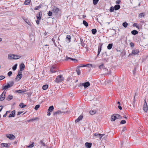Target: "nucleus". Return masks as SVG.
Returning a JSON list of instances; mask_svg holds the SVG:
<instances>
[{
  "instance_id": "1",
  "label": "nucleus",
  "mask_w": 148,
  "mask_h": 148,
  "mask_svg": "<svg viewBox=\"0 0 148 148\" xmlns=\"http://www.w3.org/2000/svg\"><path fill=\"white\" fill-rule=\"evenodd\" d=\"M14 84V82L13 81H11L8 82L6 85L2 87V90H6L13 86Z\"/></svg>"
},
{
  "instance_id": "2",
  "label": "nucleus",
  "mask_w": 148,
  "mask_h": 148,
  "mask_svg": "<svg viewBox=\"0 0 148 148\" xmlns=\"http://www.w3.org/2000/svg\"><path fill=\"white\" fill-rule=\"evenodd\" d=\"M64 80V78L62 75H60L57 76L56 79L55 80V82L57 83L61 82L63 81Z\"/></svg>"
},
{
  "instance_id": "3",
  "label": "nucleus",
  "mask_w": 148,
  "mask_h": 148,
  "mask_svg": "<svg viewBox=\"0 0 148 148\" xmlns=\"http://www.w3.org/2000/svg\"><path fill=\"white\" fill-rule=\"evenodd\" d=\"M22 72L18 71V74L15 78V80L16 81H19L22 78Z\"/></svg>"
},
{
  "instance_id": "4",
  "label": "nucleus",
  "mask_w": 148,
  "mask_h": 148,
  "mask_svg": "<svg viewBox=\"0 0 148 148\" xmlns=\"http://www.w3.org/2000/svg\"><path fill=\"white\" fill-rule=\"evenodd\" d=\"M80 85L84 86V88H86L90 86V84L89 82H87L83 83H80Z\"/></svg>"
},
{
  "instance_id": "5",
  "label": "nucleus",
  "mask_w": 148,
  "mask_h": 148,
  "mask_svg": "<svg viewBox=\"0 0 148 148\" xmlns=\"http://www.w3.org/2000/svg\"><path fill=\"white\" fill-rule=\"evenodd\" d=\"M143 108L144 111L145 112H147L148 109V107L145 99L144 100V103L143 106Z\"/></svg>"
},
{
  "instance_id": "6",
  "label": "nucleus",
  "mask_w": 148,
  "mask_h": 148,
  "mask_svg": "<svg viewBox=\"0 0 148 148\" xmlns=\"http://www.w3.org/2000/svg\"><path fill=\"white\" fill-rule=\"evenodd\" d=\"M6 136L10 139L12 140L14 139L15 138V136L14 135L12 134L7 135Z\"/></svg>"
},
{
  "instance_id": "7",
  "label": "nucleus",
  "mask_w": 148,
  "mask_h": 148,
  "mask_svg": "<svg viewBox=\"0 0 148 148\" xmlns=\"http://www.w3.org/2000/svg\"><path fill=\"white\" fill-rule=\"evenodd\" d=\"M102 44L100 43L98 48V53L97 55V57H98L99 55L101 50V48H102Z\"/></svg>"
},
{
  "instance_id": "8",
  "label": "nucleus",
  "mask_w": 148,
  "mask_h": 148,
  "mask_svg": "<svg viewBox=\"0 0 148 148\" xmlns=\"http://www.w3.org/2000/svg\"><path fill=\"white\" fill-rule=\"evenodd\" d=\"M20 70L18 71L22 72V71L24 70L25 66L23 63H22L20 64Z\"/></svg>"
},
{
  "instance_id": "9",
  "label": "nucleus",
  "mask_w": 148,
  "mask_h": 148,
  "mask_svg": "<svg viewBox=\"0 0 148 148\" xmlns=\"http://www.w3.org/2000/svg\"><path fill=\"white\" fill-rule=\"evenodd\" d=\"M59 11L60 9L59 8L55 7H54L52 10L53 12L55 13L56 14H57Z\"/></svg>"
},
{
  "instance_id": "10",
  "label": "nucleus",
  "mask_w": 148,
  "mask_h": 148,
  "mask_svg": "<svg viewBox=\"0 0 148 148\" xmlns=\"http://www.w3.org/2000/svg\"><path fill=\"white\" fill-rule=\"evenodd\" d=\"M10 145V143H2L1 144V146L2 147H9Z\"/></svg>"
},
{
  "instance_id": "11",
  "label": "nucleus",
  "mask_w": 148,
  "mask_h": 148,
  "mask_svg": "<svg viewBox=\"0 0 148 148\" xmlns=\"http://www.w3.org/2000/svg\"><path fill=\"white\" fill-rule=\"evenodd\" d=\"M116 114H114L111 116V121H114L116 119H117Z\"/></svg>"
},
{
  "instance_id": "12",
  "label": "nucleus",
  "mask_w": 148,
  "mask_h": 148,
  "mask_svg": "<svg viewBox=\"0 0 148 148\" xmlns=\"http://www.w3.org/2000/svg\"><path fill=\"white\" fill-rule=\"evenodd\" d=\"M66 112H62L60 110H58L54 112H53V115H57V114H60L63 113H66Z\"/></svg>"
},
{
  "instance_id": "13",
  "label": "nucleus",
  "mask_w": 148,
  "mask_h": 148,
  "mask_svg": "<svg viewBox=\"0 0 148 148\" xmlns=\"http://www.w3.org/2000/svg\"><path fill=\"white\" fill-rule=\"evenodd\" d=\"M42 16V12L40 11L38 14L36 15V17L37 19L40 20Z\"/></svg>"
},
{
  "instance_id": "14",
  "label": "nucleus",
  "mask_w": 148,
  "mask_h": 148,
  "mask_svg": "<svg viewBox=\"0 0 148 148\" xmlns=\"http://www.w3.org/2000/svg\"><path fill=\"white\" fill-rule=\"evenodd\" d=\"M85 147L87 148H90L92 146V144L91 143L86 142L85 144Z\"/></svg>"
},
{
  "instance_id": "15",
  "label": "nucleus",
  "mask_w": 148,
  "mask_h": 148,
  "mask_svg": "<svg viewBox=\"0 0 148 148\" xmlns=\"http://www.w3.org/2000/svg\"><path fill=\"white\" fill-rule=\"evenodd\" d=\"M15 110H14L11 112V114L9 115L8 117H14L15 116Z\"/></svg>"
},
{
  "instance_id": "16",
  "label": "nucleus",
  "mask_w": 148,
  "mask_h": 148,
  "mask_svg": "<svg viewBox=\"0 0 148 148\" xmlns=\"http://www.w3.org/2000/svg\"><path fill=\"white\" fill-rule=\"evenodd\" d=\"M83 117V116L82 115H80L78 118L75 120V123H77L80 120H82V119Z\"/></svg>"
},
{
  "instance_id": "17",
  "label": "nucleus",
  "mask_w": 148,
  "mask_h": 148,
  "mask_svg": "<svg viewBox=\"0 0 148 148\" xmlns=\"http://www.w3.org/2000/svg\"><path fill=\"white\" fill-rule=\"evenodd\" d=\"M139 52V50L138 49H134L132 50V54L134 55L137 54Z\"/></svg>"
},
{
  "instance_id": "18",
  "label": "nucleus",
  "mask_w": 148,
  "mask_h": 148,
  "mask_svg": "<svg viewBox=\"0 0 148 148\" xmlns=\"http://www.w3.org/2000/svg\"><path fill=\"white\" fill-rule=\"evenodd\" d=\"M26 90H16L15 91V92H17L18 93H23L25 92L26 91Z\"/></svg>"
},
{
  "instance_id": "19",
  "label": "nucleus",
  "mask_w": 148,
  "mask_h": 148,
  "mask_svg": "<svg viewBox=\"0 0 148 148\" xmlns=\"http://www.w3.org/2000/svg\"><path fill=\"white\" fill-rule=\"evenodd\" d=\"M91 66L92 67V64H88L85 65H80V66H77V67L79 68L81 67H89L90 66Z\"/></svg>"
},
{
  "instance_id": "20",
  "label": "nucleus",
  "mask_w": 148,
  "mask_h": 148,
  "mask_svg": "<svg viewBox=\"0 0 148 148\" xmlns=\"http://www.w3.org/2000/svg\"><path fill=\"white\" fill-rule=\"evenodd\" d=\"M68 59H70L73 61H74V62L75 63L77 62L78 61L77 60L75 59L74 58H71L70 57H68L67 56H66V60H68Z\"/></svg>"
},
{
  "instance_id": "21",
  "label": "nucleus",
  "mask_w": 148,
  "mask_h": 148,
  "mask_svg": "<svg viewBox=\"0 0 148 148\" xmlns=\"http://www.w3.org/2000/svg\"><path fill=\"white\" fill-rule=\"evenodd\" d=\"M68 59H70L73 61H74V62L75 63L77 62L78 61L77 60L75 59L74 58H71L70 57H68L67 56H66V60H68Z\"/></svg>"
},
{
  "instance_id": "22",
  "label": "nucleus",
  "mask_w": 148,
  "mask_h": 148,
  "mask_svg": "<svg viewBox=\"0 0 148 148\" xmlns=\"http://www.w3.org/2000/svg\"><path fill=\"white\" fill-rule=\"evenodd\" d=\"M13 98V96L12 95H9L6 98V99L8 101H10Z\"/></svg>"
},
{
  "instance_id": "23",
  "label": "nucleus",
  "mask_w": 148,
  "mask_h": 148,
  "mask_svg": "<svg viewBox=\"0 0 148 148\" xmlns=\"http://www.w3.org/2000/svg\"><path fill=\"white\" fill-rule=\"evenodd\" d=\"M120 8V6L119 4L116 5L114 6V8L115 10H117Z\"/></svg>"
},
{
  "instance_id": "24",
  "label": "nucleus",
  "mask_w": 148,
  "mask_h": 148,
  "mask_svg": "<svg viewBox=\"0 0 148 148\" xmlns=\"http://www.w3.org/2000/svg\"><path fill=\"white\" fill-rule=\"evenodd\" d=\"M138 32L136 30H133L131 31V33L132 34L135 35L138 34Z\"/></svg>"
},
{
  "instance_id": "25",
  "label": "nucleus",
  "mask_w": 148,
  "mask_h": 148,
  "mask_svg": "<svg viewBox=\"0 0 148 148\" xmlns=\"http://www.w3.org/2000/svg\"><path fill=\"white\" fill-rule=\"evenodd\" d=\"M54 108V107L53 106H51L49 107L48 109V111L50 112H52Z\"/></svg>"
},
{
  "instance_id": "26",
  "label": "nucleus",
  "mask_w": 148,
  "mask_h": 148,
  "mask_svg": "<svg viewBox=\"0 0 148 148\" xmlns=\"http://www.w3.org/2000/svg\"><path fill=\"white\" fill-rule=\"evenodd\" d=\"M5 95L4 96V95H2V94H1L0 96V101H2L3 100L5 99Z\"/></svg>"
},
{
  "instance_id": "27",
  "label": "nucleus",
  "mask_w": 148,
  "mask_h": 148,
  "mask_svg": "<svg viewBox=\"0 0 148 148\" xmlns=\"http://www.w3.org/2000/svg\"><path fill=\"white\" fill-rule=\"evenodd\" d=\"M49 45H45L43 46L42 48L45 51H46L49 49V47H47V46H48Z\"/></svg>"
},
{
  "instance_id": "28",
  "label": "nucleus",
  "mask_w": 148,
  "mask_h": 148,
  "mask_svg": "<svg viewBox=\"0 0 148 148\" xmlns=\"http://www.w3.org/2000/svg\"><path fill=\"white\" fill-rule=\"evenodd\" d=\"M113 46L112 43H110L109 44L108 46H107V48L108 49L110 50L112 48V46Z\"/></svg>"
},
{
  "instance_id": "29",
  "label": "nucleus",
  "mask_w": 148,
  "mask_h": 148,
  "mask_svg": "<svg viewBox=\"0 0 148 148\" xmlns=\"http://www.w3.org/2000/svg\"><path fill=\"white\" fill-rule=\"evenodd\" d=\"M92 33V34L95 35L96 34L97 32V30L96 29H93L91 30Z\"/></svg>"
},
{
  "instance_id": "30",
  "label": "nucleus",
  "mask_w": 148,
  "mask_h": 148,
  "mask_svg": "<svg viewBox=\"0 0 148 148\" xmlns=\"http://www.w3.org/2000/svg\"><path fill=\"white\" fill-rule=\"evenodd\" d=\"M19 106L22 108H24L26 105H24V103H21L19 105Z\"/></svg>"
},
{
  "instance_id": "31",
  "label": "nucleus",
  "mask_w": 148,
  "mask_h": 148,
  "mask_svg": "<svg viewBox=\"0 0 148 148\" xmlns=\"http://www.w3.org/2000/svg\"><path fill=\"white\" fill-rule=\"evenodd\" d=\"M55 68V67L53 66H52L51 67L50 69V71L52 73H55L56 72V71L54 70V69Z\"/></svg>"
},
{
  "instance_id": "32",
  "label": "nucleus",
  "mask_w": 148,
  "mask_h": 148,
  "mask_svg": "<svg viewBox=\"0 0 148 148\" xmlns=\"http://www.w3.org/2000/svg\"><path fill=\"white\" fill-rule=\"evenodd\" d=\"M48 85L47 84H46L43 85L42 87V89L44 90H46L48 88Z\"/></svg>"
},
{
  "instance_id": "33",
  "label": "nucleus",
  "mask_w": 148,
  "mask_h": 148,
  "mask_svg": "<svg viewBox=\"0 0 148 148\" xmlns=\"http://www.w3.org/2000/svg\"><path fill=\"white\" fill-rule=\"evenodd\" d=\"M31 1L30 0H26L24 2V4L25 5H29Z\"/></svg>"
},
{
  "instance_id": "34",
  "label": "nucleus",
  "mask_w": 148,
  "mask_h": 148,
  "mask_svg": "<svg viewBox=\"0 0 148 148\" xmlns=\"http://www.w3.org/2000/svg\"><path fill=\"white\" fill-rule=\"evenodd\" d=\"M105 67L104 66V64H101L99 67V68L101 70H103Z\"/></svg>"
},
{
  "instance_id": "35",
  "label": "nucleus",
  "mask_w": 148,
  "mask_h": 148,
  "mask_svg": "<svg viewBox=\"0 0 148 148\" xmlns=\"http://www.w3.org/2000/svg\"><path fill=\"white\" fill-rule=\"evenodd\" d=\"M21 57V56L17 55H15V57L14 58H12V59H17L20 58Z\"/></svg>"
},
{
  "instance_id": "36",
  "label": "nucleus",
  "mask_w": 148,
  "mask_h": 148,
  "mask_svg": "<svg viewBox=\"0 0 148 148\" xmlns=\"http://www.w3.org/2000/svg\"><path fill=\"white\" fill-rule=\"evenodd\" d=\"M83 23L84 25H85L86 27H87L88 26V23L85 21H83Z\"/></svg>"
},
{
  "instance_id": "37",
  "label": "nucleus",
  "mask_w": 148,
  "mask_h": 148,
  "mask_svg": "<svg viewBox=\"0 0 148 148\" xmlns=\"http://www.w3.org/2000/svg\"><path fill=\"white\" fill-rule=\"evenodd\" d=\"M122 25L124 27L126 28L128 25V23L126 22H125L123 23Z\"/></svg>"
},
{
  "instance_id": "38",
  "label": "nucleus",
  "mask_w": 148,
  "mask_h": 148,
  "mask_svg": "<svg viewBox=\"0 0 148 148\" xmlns=\"http://www.w3.org/2000/svg\"><path fill=\"white\" fill-rule=\"evenodd\" d=\"M17 66V64H15L12 67V69L13 71H15L16 68Z\"/></svg>"
},
{
  "instance_id": "39",
  "label": "nucleus",
  "mask_w": 148,
  "mask_h": 148,
  "mask_svg": "<svg viewBox=\"0 0 148 148\" xmlns=\"http://www.w3.org/2000/svg\"><path fill=\"white\" fill-rule=\"evenodd\" d=\"M40 144L41 145L43 146H46V145L44 142L43 140L40 141Z\"/></svg>"
},
{
  "instance_id": "40",
  "label": "nucleus",
  "mask_w": 148,
  "mask_h": 148,
  "mask_svg": "<svg viewBox=\"0 0 148 148\" xmlns=\"http://www.w3.org/2000/svg\"><path fill=\"white\" fill-rule=\"evenodd\" d=\"M42 7V5L41 4H40L38 6H36L34 8V10H38L39 9L41 8Z\"/></svg>"
},
{
  "instance_id": "41",
  "label": "nucleus",
  "mask_w": 148,
  "mask_h": 148,
  "mask_svg": "<svg viewBox=\"0 0 148 148\" xmlns=\"http://www.w3.org/2000/svg\"><path fill=\"white\" fill-rule=\"evenodd\" d=\"M145 15V13H140L139 15V17L140 18H142V17H144Z\"/></svg>"
},
{
  "instance_id": "42",
  "label": "nucleus",
  "mask_w": 148,
  "mask_h": 148,
  "mask_svg": "<svg viewBox=\"0 0 148 148\" xmlns=\"http://www.w3.org/2000/svg\"><path fill=\"white\" fill-rule=\"evenodd\" d=\"M104 135H105L104 134H97V133H95L94 134V136H97L99 137V136H100L101 135H102V136H104Z\"/></svg>"
},
{
  "instance_id": "43",
  "label": "nucleus",
  "mask_w": 148,
  "mask_h": 148,
  "mask_svg": "<svg viewBox=\"0 0 148 148\" xmlns=\"http://www.w3.org/2000/svg\"><path fill=\"white\" fill-rule=\"evenodd\" d=\"M99 0H93V4L94 5H96L99 1Z\"/></svg>"
},
{
  "instance_id": "44",
  "label": "nucleus",
  "mask_w": 148,
  "mask_h": 148,
  "mask_svg": "<svg viewBox=\"0 0 148 148\" xmlns=\"http://www.w3.org/2000/svg\"><path fill=\"white\" fill-rule=\"evenodd\" d=\"M76 71L78 75H79L80 74V71L79 69L77 68L76 70Z\"/></svg>"
},
{
  "instance_id": "45",
  "label": "nucleus",
  "mask_w": 148,
  "mask_h": 148,
  "mask_svg": "<svg viewBox=\"0 0 148 148\" xmlns=\"http://www.w3.org/2000/svg\"><path fill=\"white\" fill-rule=\"evenodd\" d=\"M116 115L117 116V119H122L121 116L119 114H116Z\"/></svg>"
},
{
  "instance_id": "46",
  "label": "nucleus",
  "mask_w": 148,
  "mask_h": 148,
  "mask_svg": "<svg viewBox=\"0 0 148 148\" xmlns=\"http://www.w3.org/2000/svg\"><path fill=\"white\" fill-rule=\"evenodd\" d=\"M66 38L67 39L69 42L71 41V37L70 35H67L66 36Z\"/></svg>"
},
{
  "instance_id": "47",
  "label": "nucleus",
  "mask_w": 148,
  "mask_h": 148,
  "mask_svg": "<svg viewBox=\"0 0 148 148\" xmlns=\"http://www.w3.org/2000/svg\"><path fill=\"white\" fill-rule=\"evenodd\" d=\"M136 67H134V69L133 70V74L134 75H135L136 73Z\"/></svg>"
},
{
  "instance_id": "48",
  "label": "nucleus",
  "mask_w": 148,
  "mask_h": 148,
  "mask_svg": "<svg viewBox=\"0 0 148 148\" xmlns=\"http://www.w3.org/2000/svg\"><path fill=\"white\" fill-rule=\"evenodd\" d=\"M135 101V96H134V101H133L132 103L133 107H134V108H135V105H134Z\"/></svg>"
},
{
  "instance_id": "49",
  "label": "nucleus",
  "mask_w": 148,
  "mask_h": 148,
  "mask_svg": "<svg viewBox=\"0 0 148 148\" xmlns=\"http://www.w3.org/2000/svg\"><path fill=\"white\" fill-rule=\"evenodd\" d=\"M40 106L39 105H36L34 107V109L36 110H37L40 107Z\"/></svg>"
},
{
  "instance_id": "50",
  "label": "nucleus",
  "mask_w": 148,
  "mask_h": 148,
  "mask_svg": "<svg viewBox=\"0 0 148 148\" xmlns=\"http://www.w3.org/2000/svg\"><path fill=\"white\" fill-rule=\"evenodd\" d=\"M115 10L114 8V7L113 6H111L110 8V12H113L114 10Z\"/></svg>"
},
{
  "instance_id": "51",
  "label": "nucleus",
  "mask_w": 148,
  "mask_h": 148,
  "mask_svg": "<svg viewBox=\"0 0 148 148\" xmlns=\"http://www.w3.org/2000/svg\"><path fill=\"white\" fill-rule=\"evenodd\" d=\"M126 123V121L125 120H122L120 122V124H124L125 123Z\"/></svg>"
},
{
  "instance_id": "52",
  "label": "nucleus",
  "mask_w": 148,
  "mask_h": 148,
  "mask_svg": "<svg viewBox=\"0 0 148 148\" xmlns=\"http://www.w3.org/2000/svg\"><path fill=\"white\" fill-rule=\"evenodd\" d=\"M12 54H10L8 55V58L9 59H12Z\"/></svg>"
},
{
  "instance_id": "53",
  "label": "nucleus",
  "mask_w": 148,
  "mask_h": 148,
  "mask_svg": "<svg viewBox=\"0 0 148 148\" xmlns=\"http://www.w3.org/2000/svg\"><path fill=\"white\" fill-rule=\"evenodd\" d=\"M48 15L49 16H51L52 15V12L50 11H49L48 13Z\"/></svg>"
},
{
  "instance_id": "54",
  "label": "nucleus",
  "mask_w": 148,
  "mask_h": 148,
  "mask_svg": "<svg viewBox=\"0 0 148 148\" xmlns=\"http://www.w3.org/2000/svg\"><path fill=\"white\" fill-rule=\"evenodd\" d=\"M34 145V143L33 142L31 144H30L29 146H28V147L29 148H32L33 147Z\"/></svg>"
},
{
  "instance_id": "55",
  "label": "nucleus",
  "mask_w": 148,
  "mask_h": 148,
  "mask_svg": "<svg viewBox=\"0 0 148 148\" xmlns=\"http://www.w3.org/2000/svg\"><path fill=\"white\" fill-rule=\"evenodd\" d=\"M130 44L131 47H133L134 46V44L132 42H131Z\"/></svg>"
},
{
  "instance_id": "56",
  "label": "nucleus",
  "mask_w": 148,
  "mask_h": 148,
  "mask_svg": "<svg viewBox=\"0 0 148 148\" xmlns=\"http://www.w3.org/2000/svg\"><path fill=\"white\" fill-rule=\"evenodd\" d=\"M12 74V72L11 71H10L9 72H8V75L10 77L11 75Z\"/></svg>"
},
{
  "instance_id": "57",
  "label": "nucleus",
  "mask_w": 148,
  "mask_h": 148,
  "mask_svg": "<svg viewBox=\"0 0 148 148\" xmlns=\"http://www.w3.org/2000/svg\"><path fill=\"white\" fill-rule=\"evenodd\" d=\"M5 77L3 75L0 76V80H2L5 78Z\"/></svg>"
},
{
  "instance_id": "58",
  "label": "nucleus",
  "mask_w": 148,
  "mask_h": 148,
  "mask_svg": "<svg viewBox=\"0 0 148 148\" xmlns=\"http://www.w3.org/2000/svg\"><path fill=\"white\" fill-rule=\"evenodd\" d=\"M38 119V118L36 117L34 118H33V119H31V120L32 121H34Z\"/></svg>"
},
{
  "instance_id": "59",
  "label": "nucleus",
  "mask_w": 148,
  "mask_h": 148,
  "mask_svg": "<svg viewBox=\"0 0 148 148\" xmlns=\"http://www.w3.org/2000/svg\"><path fill=\"white\" fill-rule=\"evenodd\" d=\"M126 130V128L125 127H123V130H122V133L123 132H124V131H125V130Z\"/></svg>"
},
{
  "instance_id": "60",
  "label": "nucleus",
  "mask_w": 148,
  "mask_h": 148,
  "mask_svg": "<svg viewBox=\"0 0 148 148\" xmlns=\"http://www.w3.org/2000/svg\"><path fill=\"white\" fill-rule=\"evenodd\" d=\"M39 20V19H37L36 20V22L37 25H38L39 24V20Z\"/></svg>"
},
{
  "instance_id": "61",
  "label": "nucleus",
  "mask_w": 148,
  "mask_h": 148,
  "mask_svg": "<svg viewBox=\"0 0 148 148\" xmlns=\"http://www.w3.org/2000/svg\"><path fill=\"white\" fill-rule=\"evenodd\" d=\"M23 111L18 112V113L17 114V115H19L21 114H22V113H23Z\"/></svg>"
},
{
  "instance_id": "62",
  "label": "nucleus",
  "mask_w": 148,
  "mask_h": 148,
  "mask_svg": "<svg viewBox=\"0 0 148 148\" xmlns=\"http://www.w3.org/2000/svg\"><path fill=\"white\" fill-rule=\"evenodd\" d=\"M121 2L120 0H118L117 1L116 3L117 4H119Z\"/></svg>"
},
{
  "instance_id": "63",
  "label": "nucleus",
  "mask_w": 148,
  "mask_h": 148,
  "mask_svg": "<svg viewBox=\"0 0 148 148\" xmlns=\"http://www.w3.org/2000/svg\"><path fill=\"white\" fill-rule=\"evenodd\" d=\"M90 114H95V112H94V111H91L90 112Z\"/></svg>"
},
{
  "instance_id": "64",
  "label": "nucleus",
  "mask_w": 148,
  "mask_h": 148,
  "mask_svg": "<svg viewBox=\"0 0 148 148\" xmlns=\"http://www.w3.org/2000/svg\"><path fill=\"white\" fill-rule=\"evenodd\" d=\"M137 23H134L133 25V26L134 27H136V26H137Z\"/></svg>"
}]
</instances>
